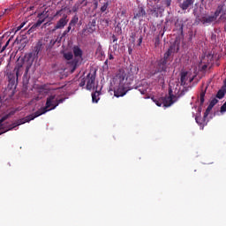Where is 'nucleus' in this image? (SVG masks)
Returning <instances> with one entry per match:
<instances>
[{"mask_svg": "<svg viewBox=\"0 0 226 226\" xmlns=\"http://www.w3.org/2000/svg\"><path fill=\"white\" fill-rule=\"evenodd\" d=\"M221 112H226V104L223 103V105L221 107Z\"/></svg>", "mask_w": 226, "mask_h": 226, "instance_id": "34", "label": "nucleus"}, {"mask_svg": "<svg viewBox=\"0 0 226 226\" xmlns=\"http://www.w3.org/2000/svg\"><path fill=\"white\" fill-rule=\"evenodd\" d=\"M5 100H8V98H5Z\"/></svg>", "mask_w": 226, "mask_h": 226, "instance_id": "54", "label": "nucleus"}, {"mask_svg": "<svg viewBox=\"0 0 226 226\" xmlns=\"http://www.w3.org/2000/svg\"><path fill=\"white\" fill-rule=\"evenodd\" d=\"M142 40H143V38H142V36H140L138 40V47H140V45H142Z\"/></svg>", "mask_w": 226, "mask_h": 226, "instance_id": "32", "label": "nucleus"}, {"mask_svg": "<svg viewBox=\"0 0 226 226\" xmlns=\"http://www.w3.org/2000/svg\"><path fill=\"white\" fill-rule=\"evenodd\" d=\"M79 8H80V4L76 3L72 8V11H73V13H77L79 11Z\"/></svg>", "mask_w": 226, "mask_h": 226, "instance_id": "26", "label": "nucleus"}, {"mask_svg": "<svg viewBox=\"0 0 226 226\" xmlns=\"http://www.w3.org/2000/svg\"><path fill=\"white\" fill-rule=\"evenodd\" d=\"M154 11H158V8L155 7V8H154Z\"/></svg>", "mask_w": 226, "mask_h": 226, "instance_id": "51", "label": "nucleus"}, {"mask_svg": "<svg viewBox=\"0 0 226 226\" xmlns=\"http://www.w3.org/2000/svg\"><path fill=\"white\" fill-rule=\"evenodd\" d=\"M86 83H87V79L86 78H83L79 83V87H84V86H86Z\"/></svg>", "mask_w": 226, "mask_h": 226, "instance_id": "31", "label": "nucleus"}, {"mask_svg": "<svg viewBox=\"0 0 226 226\" xmlns=\"http://www.w3.org/2000/svg\"><path fill=\"white\" fill-rule=\"evenodd\" d=\"M37 17L39 19L32 26V29H36V27H40V26H41L45 22V19L49 18V14L43 11L41 13H39Z\"/></svg>", "mask_w": 226, "mask_h": 226, "instance_id": "10", "label": "nucleus"}, {"mask_svg": "<svg viewBox=\"0 0 226 226\" xmlns=\"http://www.w3.org/2000/svg\"><path fill=\"white\" fill-rule=\"evenodd\" d=\"M34 53H29L28 54V59H31V57H33V56L34 57H38V54H40V52H41V43H37L36 46L34 49Z\"/></svg>", "mask_w": 226, "mask_h": 226, "instance_id": "14", "label": "nucleus"}, {"mask_svg": "<svg viewBox=\"0 0 226 226\" xmlns=\"http://www.w3.org/2000/svg\"><path fill=\"white\" fill-rule=\"evenodd\" d=\"M207 89V87L206 88H201L200 94V105H204L205 98H206V91Z\"/></svg>", "mask_w": 226, "mask_h": 226, "instance_id": "20", "label": "nucleus"}, {"mask_svg": "<svg viewBox=\"0 0 226 226\" xmlns=\"http://www.w3.org/2000/svg\"><path fill=\"white\" fill-rule=\"evenodd\" d=\"M169 94L170 95L168 97H165L164 99H156L153 97L152 100L155 102V105H157V107H162V104L164 105V107H170V105L177 101V97L172 94V90H169Z\"/></svg>", "mask_w": 226, "mask_h": 226, "instance_id": "5", "label": "nucleus"}, {"mask_svg": "<svg viewBox=\"0 0 226 226\" xmlns=\"http://www.w3.org/2000/svg\"><path fill=\"white\" fill-rule=\"evenodd\" d=\"M193 79H195V78L192 77V78H190V79H189V83H190V84H192V82H193Z\"/></svg>", "mask_w": 226, "mask_h": 226, "instance_id": "39", "label": "nucleus"}, {"mask_svg": "<svg viewBox=\"0 0 226 226\" xmlns=\"http://www.w3.org/2000/svg\"><path fill=\"white\" fill-rule=\"evenodd\" d=\"M64 59H66V61H73V53L72 52H67V53H64Z\"/></svg>", "mask_w": 226, "mask_h": 226, "instance_id": "23", "label": "nucleus"}, {"mask_svg": "<svg viewBox=\"0 0 226 226\" xmlns=\"http://www.w3.org/2000/svg\"><path fill=\"white\" fill-rule=\"evenodd\" d=\"M193 3H195V0H184L182 4H179V7L181 10H188L190 6H193Z\"/></svg>", "mask_w": 226, "mask_h": 226, "instance_id": "13", "label": "nucleus"}, {"mask_svg": "<svg viewBox=\"0 0 226 226\" xmlns=\"http://www.w3.org/2000/svg\"><path fill=\"white\" fill-rule=\"evenodd\" d=\"M6 96H8V94H4V97L0 96V107L3 104V100H4L6 98Z\"/></svg>", "mask_w": 226, "mask_h": 226, "instance_id": "33", "label": "nucleus"}, {"mask_svg": "<svg viewBox=\"0 0 226 226\" xmlns=\"http://www.w3.org/2000/svg\"><path fill=\"white\" fill-rule=\"evenodd\" d=\"M169 64H170V62L162 58L157 61L155 70L152 71L151 73L153 75H156V73H167V68H169Z\"/></svg>", "mask_w": 226, "mask_h": 226, "instance_id": "7", "label": "nucleus"}, {"mask_svg": "<svg viewBox=\"0 0 226 226\" xmlns=\"http://www.w3.org/2000/svg\"><path fill=\"white\" fill-rule=\"evenodd\" d=\"M94 7H95V8H98V1H95V2H94Z\"/></svg>", "mask_w": 226, "mask_h": 226, "instance_id": "42", "label": "nucleus"}, {"mask_svg": "<svg viewBox=\"0 0 226 226\" xmlns=\"http://www.w3.org/2000/svg\"><path fill=\"white\" fill-rule=\"evenodd\" d=\"M195 120H196V123H198V124H199V121H200V117H195Z\"/></svg>", "mask_w": 226, "mask_h": 226, "instance_id": "40", "label": "nucleus"}, {"mask_svg": "<svg viewBox=\"0 0 226 226\" xmlns=\"http://www.w3.org/2000/svg\"><path fill=\"white\" fill-rule=\"evenodd\" d=\"M21 26L24 27V26H26V22L21 23Z\"/></svg>", "mask_w": 226, "mask_h": 226, "instance_id": "48", "label": "nucleus"}, {"mask_svg": "<svg viewBox=\"0 0 226 226\" xmlns=\"http://www.w3.org/2000/svg\"><path fill=\"white\" fill-rule=\"evenodd\" d=\"M175 27L180 34H183V29L185 27V21L183 19H177L175 23Z\"/></svg>", "mask_w": 226, "mask_h": 226, "instance_id": "16", "label": "nucleus"}, {"mask_svg": "<svg viewBox=\"0 0 226 226\" xmlns=\"http://www.w3.org/2000/svg\"><path fill=\"white\" fill-rule=\"evenodd\" d=\"M72 27H75L73 25H71V23H69V26L67 27V29L70 31H72Z\"/></svg>", "mask_w": 226, "mask_h": 226, "instance_id": "37", "label": "nucleus"}, {"mask_svg": "<svg viewBox=\"0 0 226 226\" xmlns=\"http://www.w3.org/2000/svg\"><path fill=\"white\" fill-rule=\"evenodd\" d=\"M22 27H24V26H22V25H20L19 26H18V31H20V29H22Z\"/></svg>", "mask_w": 226, "mask_h": 226, "instance_id": "45", "label": "nucleus"}, {"mask_svg": "<svg viewBox=\"0 0 226 226\" xmlns=\"http://www.w3.org/2000/svg\"><path fill=\"white\" fill-rule=\"evenodd\" d=\"M72 52L74 55V58L68 63L71 70V73H73L79 66H80V63H82V56L84 54V51H82V49L79 46H74L72 48Z\"/></svg>", "mask_w": 226, "mask_h": 226, "instance_id": "4", "label": "nucleus"}, {"mask_svg": "<svg viewBox=\"0 0 226 226\" xmlns=\"http://www.w3.org/2000/svg\"><path fill=\"white\" fill-rule=\"evenodd\" d=\"M13 114H15V111H11L10 114L4 115V117H1L0 131L3 130V123H4V121H6V119H8V117H10V116H13ZM3 133H4V132H0V135H3Z\"/></svg>", "mask_w": 226, "mask_h": 226, "instance_id": "18", "label": "nucleus"}, {"mask_svg": "<svg viewBox=\"0 0 226 226\" xmlns=\"http://www.w3.org/2000/svg\"><path fill=\"white\" fill-rule=\"evenodd\" d=\"M130 70H131V73H132V75H137L139 73V67H137L136 65L133 66L132 64H131Z\"/></svg>", "mask_w": 226, "mask_h": 226, "instance_id": "24", "label": "nucleus"}, {"mask_svg": "<svg viewBox=\"0 0 226 226\" xmlns=\"http://www.w3.org/2000/svg\"><path fill=\"white\" fill-rule=\"evenodd\" d=\"M186 80H188V72H182L180 74V86H188Z\"/></svg>", "mask_w": 226, "mask_h": 226, "instance_id": "17", "label": "nucleus"}, {"mask_svg": "<svg viewBox=\"0 0 226 226\" xmlns=\"http://www.w3.org/2000/svg\"><path fill=\"white\" fill-rule=\"evenodd\" d=\"M163 31H164V33H165V31H167V28L165 26L163 27Z\"/></svg>", "mask_w": 226, "mask_h": 226, "instance_id": "49", "label": "nucleus"}, {"mask_svg": "<svg viewBox=\"0 0 226 226\" xmlns=\"http://www.w3.org/2000/svg\"><path fill=\"white\" fill-rule=\"evenodd\" d=\"M6 47H8V45H10V41H7V42L5 43Z\"/></svg>", "mask_w": 226, "mask_h": 226, "instance_id": "46", "label": "nucleus"}, {"mask_svg": "<svg viewBox=\"0 0 226 226\" xmlns=\"http://www.w3.org/2000/svg\"><path fill=\"white\" fill-rule=\"evenodd\" d=\"M225 96V92H223V90H219L216 94V98H218L219 100H222V98H223Z\"/></svg>", "mask_w": 226, "mask_h": 226, "instance_id": "27", "label": "nucleus"}, {"mask_svg": "<svg viewBox=\"0 0 226 226\" xmlns=\"http://www.w3.org/2000/svg\"><path fill=\"white\" fill-rule=\"evenodd\" d=\"M87 89L91 91V89H94L95 82H96V72H89L87 77Z\"/></svg>", "mask_w": 226, "mask_h": 226, "instance_id": "8", "label": "nucleus"}, {"mask_svg": "<svg viewBox=\"0 0 226 226\" xmlns=\"http://www.w3.org/2000/svg\"><path fill=\"white\" fill-rule=\"evenodd\" d=\"M5 11H10V10H8V9H5Z\"/></svg>", "mask_w": 226, "mask_h": 226, "instance_id": "52", "label": "nucleus"}, {"mask_svg": "<svg viewBox=\"0 0 226 226\" xmlns=\"http://www.w3.org/2000/svg\"><path fill=\"white\" fill-rule=\"evenodd\" d=\"M172 52H174V46H170L167 52L164 53L163 58L165 61L169 63H172V59H170V56H172Z\"/></svg>", "mask_w": 226, "mask_h": 226, "instance_id": "15", "label": "nucleus"}, {"mask_svg": "<svg viewBox=\"0 0 226 226\" xmlns=\"http://www.w3.org/2000/svg\"><path fill=\"white\" fill-rule=\"evenodd\" d=\"M64 32L68 34V33H70V31L66 28V30H64Z\"/></svg>", "mask_w": 226, "mask_h": 226, "instance_id": "47", "label": "nucleus"}, {"mask_svg": "<svg viewBox=\"0 0 226 226\" xmlns=\"http://www.w3.org/2000/svg\"><path fill=\"white\" fill-rule=\"evenodd\" d=\"M9 83L5 88L4 94H8V98L11 100L15 96V91L17 89V81L15 79V74H9Z\"/></svg>", "mask_w": 226, "mask_h": 226, "instance_id": "6", "label": "nucleus"}, {"mask_svg": "<svg viewBox=\"0 0 226 226\" xmlns=\"http://www.w3.org/2000/svg\"><path fill=\"white\" fill-rule=\"evenodd\" d=\"M211 110H213V106L208 105L205 113H204V119H206V117H207V116H209V112H211Z\"/></svg>", "mask_w": 226, "mask_h": 226, "instance_id": "25", "label": "nucleus"}, {"mask_svg": "<svg viewBox=\"0 0 226 226\" xmlns=\"http://www.w3.org/2000/svg\"><path fill=\"white\" fill-rule=\"evenodd\" d=\"M6 45L3 46L2 49H1V52H4V50H6Z\"/></svg>", "mask_w": 226, "mask_h": 226, "instance_id": "38", "label": "nucleus"}, {"mask_svg": "<svg viewBox=\"0 0 226 226\" xmlns=\"http://www.w3.org/2000/svg\"><path fill=\"white\" fill-rule=\"evenodd\" d=\"M109 59H110V60L114 59V56H113L112 54H110V55L109 56Z\"/></svg>", "mask_w": 226, "mask_h": 226, "instance_id": "41", "label": "nucleus"}, {"mask_svg": "<svg viewBox=\"0 0 226 226\" xmlns=\"http://www.w3.org/2000/svg\"><path fill=\"white\" fill-rule=\"evenodd\" d=\"M128 52H129L130 55H132V48H129V49H128Z\"/></svg>", "mask_w": 226, "mask_h": 226, "instance_id": "43", "label": "nucleus"}, {"mask_svg": "<svg viewBox=\"0 0 226 226\" xmlns=\"http://www.w3.org/2000/svg\"><path fill=\"white\" fill-rule=\"evenodd\" d=\"M65 100L66 98H58L56 94L49 95L46 99L45 107L41 108L34 113L18 120L17 123L11 125L10 130H13V128H17V126H20V124H25V123H29L30 121L36 119V117H40V116H43V114L50 112V110H55V109L59 107V104L64 103Z\"/></svg>", "mask_w": 226, "mask_h": 226, "instance_id": "1", "label": "nucleus"}, {"mask_svg": "<svg viewBox=\"0 0 226 226\" xmlns=\"http://www.w3.org/2000/svg\"><path fill=\"white\" fill-rule=\"evenodd\" d=\"M68 22H70L68 14H64L63 17L55 25L53 31H57V29H64V26H67Z\"/></svg>", "mask_w": 226, "mask_h": 226, "instance_id": "9", "label": "nucleus"}, {"mask_svg": "<svg viewBox=\"0 0 226 226\" xmlns=\"http://www.w3.org/2000/svg\"><path fill=\"white\" fill-rule=\"evenodd\" d=\"M203 68H207V66L204 65Z\"/></svg>", "mask_w": 226, "mask_h": 226, "instance_id": "53", "label": "nucleus"}, {"mask_svg": "<svg viewBox=\"0 0 226 226\" xmlns=\"http://www.w3.org/2000/svg\"><path fill=\"white\" fill-rule=\"evenodd\" d=\"M107 8H109V2H105L103 5L101 7V12L105 13L107 11Z\"/></svg>", "mask_w": 226, "mask_h": 226, "instance_id": "28", "label": "nucleus"}, {"mask_svg": "<svg viewBox=\"0 0 226 226\" xmlns=\"http://www.w3.org/2000/svg\"><path fill=\"white\" fill-rule=\"evenodd\" d=\"M78 22H79V16L74 15V16L72 18V19H71V21L69 22V24H71V26H76L77 24H78Z\"/></svg>", "mask_w": 226, "mask_h": 226, "instance_id": "22", "label": "nucleus"}, {"mask_svg": "<svg viewBox=\"0 0 226 226\" xmlns=\"http://www.w3.org/2000/svg\"><path fill=\"white\" fill-rule=\"evenodd\" d=\"M95 56L97 59L102 61L103 57H105V52L103 51V48L102 47V44H98L96 50H95Z\"/></svg>", "mask_w": 226, "mask_h": 226, "instance_id": "12", "label": "nucleus"}, {"mask_svg": "<svg viewBox=\"0 0 226 226\" xmlns=\"http://www.w3.org/2000/svg\"><path fill=\"white\" fill-rule=\"evenodd\" d=\"M111 38H112L113 43H116V41H117V37L115 34H113Z\"/></svg>", "mask_w": 226, "mask_h": 226, "instance_id": "35", "label": "nucleus"}, {"mask_svg": "<svg viewBox=\"0 0 226 226\" xmlns=\"http://www.w3.org/2000/svg\"><path fill=\"white\" fill-rule=\"evenodd\" d=\"M220 13L222 11L220 10H216L214 14L207 15L202 14L201 16L197 15L195 19V24H202L203 26H211V24H215L218 17H220Z\"/></svg>", "mask_w": 226, "mask_h": 226, "instance_id": "3", "label": "nucleus"}, {"mask_svg": "<svg viewBox=\"0 0 226 226\" xmlns=\"http://www.w3.org/2000/svg\"><path fill=\"white\" fill-rule=\"evenodd\" d=\"M216 103H218V99L214 98L211 100V102L208 105L213 108V107H215V105H216Z\"/></svg>", "mask_w": 226, "mask_h": 226, "instance_id": "30", "label": "nucleus"}, {"mask_svg": "<svg viewBox=\"0 0 226 226\" xmlns=\"http://www.w3.org/2000/svg\"><path fill=\"white\" fill-rule=\"evenodd\" d=\"M88 29L90 33H94V31L96 29V19H92L89 21Z\"/></svg>", "mask_w": 226, "mask_h": 226, "instance_id": "21", "label": "nucleus"}, {"mask_svg": "<svg viewBox=\"0 0 226 226\" xmlns=\"http://www.w3.org/2000/svg\"><path fill=\"white\" fill-rule=\"evenodd\" d=\"M147 16V13L146 12V9H144V7L138 8L137 11L134 13V19H139V20H142V19Z\"/></svg>", "mask_w": 226, "mask_h": 226, "instance_id": "11", "label": "nucleus"}, {"mask_svg": "<svg viewBox=\"0 0 226 226\" xmlns=\"http://www.w3.org/2000/svg\"><path fill=\"white\" fill-rule=\"evenodd\" d=\"M63 15V10L56 11V17Z\"/></svg>", "mask_w": 226, "mask_h": 226, "instance_id": "36", "label": "nucleus"}, {"mask_svg": "<svg viewBox=\"0 0 226 226\" xmlns=\"http://www.w3.org/2000/svg\"><path fill=\"white\" fill-rule=\"evenodd\" d=\"M163 34H165V31H162L160 33V35L162 36V38Z\"/></svg>", "mask_w": 226, "mask_h": 226, "instance_id": "44", "label": "nucleus"}, {"mask_svg": "<svg viewBox=\"0 0 226 226\" xmlns=\"http://www.w3.org/2000/svg\"><path fill=\"white\" fill-rule=\"evenodd\" d=\"M100 94H102V93L98 90H95V92L92 93L93 103H98V102H100Z\"/></svg>", "mask_w": 226, "mask_h": 226, "instance_id": "19", "label": "nucleus"}, {"mask_svg": "<svg viewBox=\"0 0 226 226\" xmlns=\"http://www.w3.org/2000/svg\"><path fill=\"white\" fill-rule=\"evenodd\" d=\"M127 80L128 78L124 71H120L113 79L115 84L114 94L117 98L124 96L128 91H132V87H130V84L126 83Z\"/></svg>", "mask_w": 226, "mask_h": 226, "instance_id": "2", "label": "nucleus"}, {"mask_svg": "<svg viewBox=\"0 0 226 226\" xmlns=\"http://www.w3.org/2000/svg\"><path fill=\"white\" fill-rule=\"evenodd\" d=\"M66 34H68L65 31H64V33L62 34V37L57 38L56 41H54L52 45H56V41H61L62 38H64V36H66Z\"/></svg>", "mask_w": 226, "mask_h": 226, "instance_id": "29", "label": "nucleus"}, {"mask_svg": "<svg viewBox=\"0 0 226 226\" xmlns=\"http://www.w3.org/2000/svg\"><path fill=\"white\" fill-rule=\"evenodd\" d=\"M159 80H161V82H164V79H160Z\"/></svg>", "mask_w": 226, "mask_h": 226, "instance_id": "50", "label": "nucleus"}]
</instances>
